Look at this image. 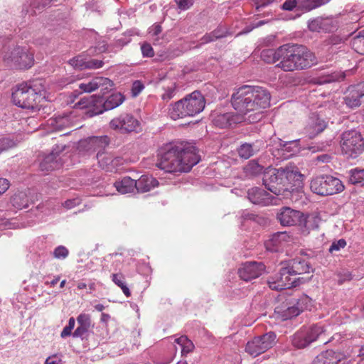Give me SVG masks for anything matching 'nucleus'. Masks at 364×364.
<instances>
[{"mask_svg":"<svg viewBox=\"0 0 364 364\" xmlns=\"http://www.w3.org/2000/svg\"><path fill=\"white\" fill-rule=\"evenodd\" d=\"M270 98L269 91L262 87L244 85L232 95L231 104L240 114L256 112L248 118L250 123H255L262 118L261 109H266L270 105Z\"/></svg>","mask_w":364,"mask_h":364,"instance_id":"obj_1","label":"nucleus"},{"mask_svg":"<svg viewBox=\"0 0 364 364\" xmlns=\"http://www.w3.org/2000/svg\"><path fill=\"white\" fill-rule=\"evenodd\" d=\"M156 166L168 173L188 172L200 161L193 146L186 147L182 143H170L158 154Z\"/></svg>","mask_w":364,"mask_h":364,"instance_id":"obj_2","label":"nucleus"},{"mask_svg":"<svg viewBox=\"0 0 364 364\" xmlns=\"http://www.w3.org/2000/svg\"><path fill=\"white\" fill-rule=\"evenodd\" d=\"M278 68L284 71L302 70L312 65L313 54L306 47L298 44H284L279 47Z\"/></svg>","mask_w":364,"mask_h":364,"instance_id":"obj_3","label":"nucleus"},{"mask_svg":"<svg viewBox=\"0 0 364 364\" xmlns=\"http://www.w3.org/2000/svg\"><path fill=\"white\" fill-rule=\"evenodd\" d=\"M44 86L38 80L19 85L12 93V101L16 106L33 111L40 109L39 104L43 98Z\"/></svg>","mask_w":364,"mask_h":364,"instance_id":"obj_4","label":"nucleus"},{"mask_svg":"<svg viewBox=\"0 0 364 364\" xmlns=\"http://www.w3.org/2000/svg\"><path fill=\"white\" fill-rule=\"evenodd\" d=\"M205 105V100L203 95L200 91L195 90L175 102L169 109V114L173 120L193 117L202 112Z\"/></svg>","mask_w":364,"mask_h":364,"instance_id":"obj_5","label":"nucleus"},{"mask_svg":"<svg viewBox=\"0 0 364 364\" xmlns=\"http://www.w3.org/2000/svg\"><path fill=\"white\" fill-rule=\"evenodd\" d=\"M284 177L285 171L283 168H274L269 166L262 178L263 185L274 194L287 198L289 188H287Z\"/></svg>","mask_w":364,"mask_h":364,"instance_id":"obj_6","label":"nucleus"},{"mask_svg":"<svg viewBox=\"0 0 364 364\" xmlns=\"http://www.w3.org/2000/svg\"><path fill=\"white\" fill-rule=\"evenodd\" d=\"M342 153L348 159H355L364 151V140L360 132L355 130L344 132L341 136Z\"/></svg>","mask_w":364,"mask_h":364,"instance_id":"obj_7","label":"nucleus"},{"mask_svg":"<svg viewBox=\"0 0 364 364\" xmlns=\"http://www.w3.org/2000/svg\"><path fill=\"white\" fill-rule=\"evenodd\" d=\"M300 280V277H296L292 274L291 269L287 266L282 267L278 274L268 279L267 283L271 289L280 291L299 285Z\"/></svg>","mask_w":364,"mask_h":364,"instance_id":"obj_8","label":"nucleus"},{"mask_svg":"<svg viewBox=\"0 0 364 364\" xmlns=\"http://www.w3.org/2000/svg\"><path fill=\"white\" fill-rule=\"evenodd\" d=\"M4 60L10 66L18 69L30 68L34 62L33 54L26 48L16 47L11 53H6Z\"/></svg>","mask_w":364,"mask_h":364,"instance_id":"obj_9","label":"nucleus"},{"mask_svg":"<svg viewBox=\"0 0 364 364\" xmlns=\"http://www.w3.org/2000/svg\"><path fill=\"white\" fill-rule=\"evenodd\" d=\"M318 338V326L314 324L308 328L295 333L291 336V343L298 349L305 348L316 341Z\"/></svg>","mask_w":364,"mask_h":364,"instance_id":"obj_10","label":"nucleus"},{"mask_svg":"<svg viewBox=\"0 0 364 364\" xmlns=\"http://www.w3.org/2000/svg\"><path fill=\"white\" fill-rule=\"evenodd\" d=\"M65 149V145L57 144L53 148L49 154L46 155L40 162L39 168L43 172H49L60 168L63 166V161L60 154Z\"/></svg>","mask_w":364,"mask_h":364,"instance_id":"obj_11","label":"nucleus"},{"mask_svg":"<svg viewBox=\"0 0 364 364\" xmlns=\"http://www.w3.org/2000/svg\"><path fill=\"white\" fill-rule=\"evenodd\" d=\"M344 186L338 178L328 175H320V196H331L342 192Z\"/></svg>","mask_w":364,"mask_h":364,"instance_id":"obj_12","label":"nucleus"},{"mask_svg":"<svg viewBox=\"0 0 364 364\" xmlns=\"http://www.w3.org/2000/svg\"><path fill=\"white\" fill-rule=\"evenodd\" d=\"M264 269L265 266L262 262H247L238 269V274L241 279L249 282L261 276Z\"/></svg>","mask_w":364,"mask_h":364,"instance_id":"obj_13","label":"nucleus"},{"mask_svg":"<svg viewBox=\"0 0 364 364\" xmlns=\"http://www.w3.org/2000/svg\"><path fill=\"white\" fill-rule=\"evenodd\" d=\"M139 125V121L130 114H122L110 122V127L119 129L122 133H129L134 131Z\"/></svg>","mask_w":364,"mask_h":364,"instance_id":"obj_14","label":"nucleus"},{"mask_svg":"<svg viewBox=\"0 0 364 364\" xmlns=\"http://www.w3.org/2000/svg\"><path fill=\"white\" fill-rule=\"evenodd\" d=\"M125 97L120 92H114L107 97L100 96L99 105L94 110L95 114H102L104 111L113 109L123 103Z\"/></svg>","mask_w":364,"mask_h":364,"instance_id":"obj_15","label":"nucleus"},{"mask_svg":"<svg viewBox=\"0 0 364 364\" xmlns=\"http://www.w3.org/2000/svg\"><path fill=\"white\" fill-rule=\"evenodd\" d=\"M302 217V212L287 206L281 208L277 214V218L282 226L299 225Z\"/></svg>","mask_w":364,"mask_h":364,"instance_id":"obj_16","label":"nucleus"},{"mask_svg":"<svg viewBox=\"0 0 364 364\" xmlns=\"http://www.w3.org/2000/svg\"><path fill=\"white\" fill-rule=\"evenodd\" d=\"M336 136L333 122L320 121V151H326L331 146V143Z\"/></svg>","mask_w":364,"mask_h":364,"instance_id":"obj_17","label":"nucleus"},{"mask_svg":"<svg viewBox=\"0 0 364 364\" xmlns=\"http://www.w3.org/2000/svg\"><path fill=\"white\" fill-rule=\"evenodd\" d=\"M38 200V195L30 190L19 191L14 193L10 200L11 205L18 210L26 208L29 204L34 203Z\"/></svg>","mask_w":364,"mask_h":364,"instance_id":"obj_18","label":"nucleus"},{"mask_svg":"<svg viewBox=\"0 0 364 364\" xmlns=\"http://www.w3.org/2000/svg\"><path fill=\"white\" fill-rule=\"evenodd\" d=\"M285 171V183L288 188V196L294 190L302 186L304 175L301 174L296 167L283 168Z\"/></svg>","mask_w":364,"mask_h":364,"instance_id":"obj_19","label":"nucleus"},{"mask_svg":"<svg viewBox=\"0 0 364 364\" xmlns=\"http://www.w3.org/2000/svg\"><path fill=\"white\" fill-rule=\"evenodd\" d=\"M113 85V82L109 79L103 77H96L92 78L88 83L80 84L79 87L82 92H90L101 87V91L103 92L104 95Z\"/></svg>","mask_w":364,"mask_h":364,"instance_id":"obj_20","label":"nucleus"},{"mask_svg":"<svg viewBox=\"0 0 364 364\" xmlns=\"http://www.w3.org/2000/svg\"><path fill=\"white\" fill-rule=\"evenodd\" d=\"M109 144L107 136H91L78 142L77 149L80 151H95L97 148H102Z\"/></svg>","mask_w":364,"mask_h":364,"instance_id":"obj_21","label":"nucleus"},{"mask_svg":"<svg viewBox=\"0 0 364 364\" xmlns=\"http://www.w3.org/2000/svg\"><path fill=\"white\" fill-rule=\"evenodd\" d=\"M364 98V84H358L350 87L349 93L344 97L346 105L350 108L358 107Z\"/></svg>","mask_w":364,"mask_h":364,"instance_id":"obj_22","label":"nucleus"},{"mask_svg":"<svg viewBox=\"0 0 364 364\" xmlns=\"http://www.w3.org/2000/svg\"><path fill=\"white\" fill-rule=\"evenodd\" d=\"M247 198L251 203L262 205H267L272 201L271 195L259 187L250 188L247 191Z\"/></svg>","mask_w":364,"mask_h":364,"instance_id":"obj_23","label":"nucleus"},{"mask_svg":"<svg viewBox=\"0 0 364 364\" xmlns=\"http://www.w3.org/2000/svg\"><path fill=\"white\" fill-rule=\"evenodd\" d=\"M310 301L311 299L307 296H304L301 299H299L296 304L288 306L283 311L282 314L283 319L287 320L297 316L304 309L309 308L308 302Z\"/></svg>","mask_w":364,"mask_h":364,"instance_id":"obj_24","label":"nucleus"},{"mask_svg":"<svg viewBox=\"0 0 364 364\" xmlns=\"http://www.w3.org/2000/svg\"><path fill=\"white\" fill-rule=\"evenodd\" d=\"M301 232L304 235L309 234L311 230H314L318 227V213H312L304 215L299 222Z\"/></svg>","mask_w":364,"mask_h":364,"instance_id":"obj_25","label":"nucleus"},{"mask_svg":"<svg viewBox=\"0 0 364 364\" xmlns=\"http://www.w3.org/2000/svg\"><path fill=\"white\" fill-rule=\"evenodd\" d=\"M78 326L73 333L74 338H84L87 336L90 328L92 326L90 316L85 314H81L77 317Z\"/></svg>","mask_w":364,"mask_h":364,"instance_id":"obj_26","label":"nucleus"},{"mask_svg":"<svg viewBox=\"0 0 364 364\" xmlns=\"http://www.w3.org/2000/svg\"><path fill=\"white\" fill-rule=\"evenodd\" d=\"M100 95H87L81 97L80 100L75 104V107L80 109H88L87 114L90 117L97 115L94 112L96 107L99 105Z\"/></svg>","mask_w":364,"mask_h":364,"instance_id":"obj_27","label":"nucleus"},{"mask_svg":"<svg viewBox=\"0 0 364 364\" xmlns=\"http://www.w3.org/2000/svg\"><path fill=\"white\" fill-rule=\"evenodd\" d=\"M289 238L287 232H277L265 242L266 248L270 252H278L282 243L289 241Z\"/></svg>","mask_w":364,"mask_h":364,"instance_id":"obj_28","label":"nucleus"},{"mask_svg":"<svg viewBox=\"0 0 364 364\" xmlns=\"http://www.w3.org/2000/svg\"><path fill=\"white\" fill-rule=\"evenodd\" d=\"M158 185V181L152 176L142 175L137 181L136 180V190L138 193L150 191Z\"/></svg>","mask_w":364,"mask_h":364,"instance_id":"obj_29","label":"nucleus"},{"mask_svg":"<svg viewBox=\"0 0 364 364\" xmlns=\"http://www.w3.org/2000/svg\"><path fill=\"white\" fill-rule=\"evenodd\" d=\"M245 175L248 178H254L265 173L266 168L259 163L257 160L253 159L248 161L243 168Z\"/></svg>","mask_w":364,"mask_h":364,"instance_id":"obj_30","label":"nucleus"},{"mask_svg":"<svg viewBox=\"0 0 364 364\" xmlns=\"http://www.w3.org/2000/svg\"><path fill=\"white\" fill-rule=\"evenodd\" d=\"M260 148L261 143L258 141L254 143H244L238 147L237 154L240 158L247 159L257 154Z\"/></svg>","mask_w":364,"mask_h":364,"instance_id":"obj_31","label":"nucleus"},{"mask_svg":"<svg viewBox=\"0 0 364 364\" xmlns=\"http://www.w3.org/2000/svg\"><path fill=\"white\" fill-rule=\"evenodd\" d=\"M52 0H28V4H25L23 12L26 14H30L31 16L41 13Z\"/></svg>","mask_w":364,"mask_h":364,"instance_id":"obj_32","label":"nucleus"},{"mask_svg":"<svg viewBox=\"0 0 364 364\" xmlns=\"http://www.w3.org/2000/svg\"><path fill=\"white\" fill-rule=\"evenodd\" d=\"M245 350L247 353L252 355L253 357H257V355L267 351V348L265 346H264V343L262 342V340L259 338V336H257L247 343L245 346Z\"/></svg>","mask_w":364,"mask_h":364,"instance_id":"obj_33","label":"nucleus"},{"mask_svg":"<svg viewBox=\"0 0 364 364\" xmlns=\"http://www.w3.org/2000/svg\"><path fill=\"white\" fill-rule=\"evenodd\" d=\"M114 186L122 194L132 193L136 189V180L126 176L120 181H117L114 183Z\"/></svg>","mask_w":364,"mask_h":364,"instance_id":"obj_34","label":"nucleus"},{"mask_svg":"<svg viewBox=\"0 0 364 364\" xmlns=\"http://www.w3.org/2000/svg\"><path fill=\"white\" fill-rule=\"evenodd\" d=\"M346 77L345 73L333 72L330 74L325 73H320V87H323L327 84H331L335 82L343 80ZM322 90L320 87V91Z\"/></svg>","mask_w":364,"mask_h":364,"instance_id":"obj_35","label":"nucleus"},{"mask_svg":"<svg viewBox=\"0 0 364 364\" xmlns=\"http://www.w3.org/2000/svg\"><path fill=\"white\" fill-rule=\"evenodd\" d=\"M323 364H346L342 355L332 350H326L321 353Z\"/></svg>","mask_w":364,"mask_h":364,"instance_id":"obj_36","label":"nucleus"},{"mask_svg":"<svg viewBox=\"0 0 364 364\" xmlns=\"http://www.w3.org/2000/svg\"><path fill=\"white\" fill-rule=\"evenodd\" d=\"M318 114L312 112L309 117V122L306 127V132L309 139H313L318 134Z\"/></svg>","mask_w":364,"mask_h":364,"instance_id":"obj_37","label":"nucleus"},{"mask_svg":"<svg viewBox=\"0 0 364 364\" xmlns=\"http://www.w3.org/2000/svg\"><path fill=\"white\" fill-rule=\"evenodd\" d=\"M338 21L336 18L320 16V29L326 33H333L337 31Z\"/></svg>","mask_w":364,"mask_h":364,"instance_id":"obj_38","label":"nucleus"},{"mask_svg":"<svg viewBox=\"0 0 364 364\" xmlns=\"http://www.w3.org/2000/svg\"><path fill=\"white\" fill-rule=\"evenodd\" d=\"M289 269L291 271L293 275L296 277L299 274H301L303 273L309 272L311 267L309 265V263L305 262L304 260H297L294 259L291 265H289Z\"/></svg>","mask_w":364,"mask_h":364,"instance_id":"obj_39","label":"nucleus"},{"mask_svg":"<svg viewBox=\"0 0 364 364\" xmlns=\"http://www.w3.org/2000/svg\"><path fill=\"white\" fill-rule=\"evenodd\" d=\"M70 64L74 67H78L80 68L84 67L85 68L97 69L102 67L104 63L103 61L97 59H92L87 62L82 63V60H80L79 58H76L70 60Z\"/></svg>","mask_w":364,"mask_h":364,"instance_id":"obj_40","label":"nucleus"},{"mask_svg":"<svg viewBox=\"0 0 364 364\" xmlns=\"http://www.w3.org/2000/svg\"><path fill=\"white\" fill-rule=\"evenodd\" d=\"M326 52L328 53L326 55H323L320 57V72L335 62L334 55L336 53L335 49L333 47H330L326 50Z\"/></svg>","mask_w":364,"mask_h":364,"instance_id":"obj_41","label":"nucleus"},{"mask_svg":"<svg viewBox=\"0 0 364 364\" xmlns=\"http://www.w3.org/2000/svg\"><path fill=\"white\" fill-rule=\"evenodd\" d=\"M278 53L279 48L277 50L272 48L264 49L261 52L260 57L262 60L267 63H274L279 60Z\"/></svg>","mask_w":364,"mask_h":364,"instance_id":"obj_42","label":"nucleus"},{"mask_svg":"<svg viewBox=\"0 0 364 364\" xmlns=\"http://www.w3.org/2000/svg\"><path fill=\"white\" fill-rule=\"evenodd\" d=\"M351 43L358 53L364 55V30L360 31L352 38Z\"/></svg>","mask_w":364,"mask_h":364,"instance_id":"obj_43","label":"nucleus"},{"mask_svg":"<svg viewBox=\"0 0 364 364\" xmlns=\"http://www.w3.org/2000/svg\"><path fill=\"white\" fill-rule=\"evenodd\" d=\"M232 121V115L229 112L219 114L214 119L215 124L221 128L230 126Z\"/></svg>","mask_w":364,"mask_h":364,"instance_id":"obj_44","label":"nucleus"},{"mask_svg":"<svg viewBox=\"0 0 364 364\" xmlns=\"http://www.w3.org/2000/svg\"><path fill=\"white\" fill-rule=\"evenodd\" d=\"M279 146L283 151L294 153L299 150V140L283 141L279 139Z\"/></svg>","mask_w":364,"mask_h":364,"instance_id":"obj_45","label":"nucleus"},{"mask_svg":"<svg viewBox=\"0 0 364 364\" xmlns=\"http://www.w3.org/2000/svg\"><path fill=\"white\" fill-rule=\"evenodd\" d=\"M349 182L352 184L361 183L364 186V169H352L350 171Z\"/></svg>","mask_w":364,"mask_h":364,"instance_id":"obj_46","label":"nucleus"},{"mask_svg":"<svg viewBox=\"0 0 364 364\" xmlns=\"http://www.w3.org/2000/svg\"><path fill=\"white\" fill-rule=\"evenodd\" d=\"M112 281L122 289L126 296H130L131 291L124 282V276L122 274H112Z\"/></svg>","mask_w":364,"mask_h":364,"instance_id":"obj_47","label":"nucleus"},{"mask_svg":"<svg viewBox=\"0 0 364 364\" xmlns=\"http://www.w3.org/2000/svg\"><path fill=\"white\" fill-rule=\"evenodd\" d=\"M276 334L273 331H269L267 333H264L259 338L262 340V342L264 343V346L268 349L271 348L276 343Z\"/></svg>","mask_w":364,"mask_h":364,"instance_id":"obj_48","label":"nucleus"},{"mask_svg":"<svg viewBox=\"0 0 364 364\" xmlns=\"http://www.w3.org/2000/svg\"><path fill=\"white\" fill-rule=\"evenodd\" d=\"M318 6V0H299V8L306 11H311Z\"/></svg>","mask_w":364,"mask_h":364,"instance_id":"obj_49","label":"nucleus"},{"mask_svg":"<svg viewBox=\"0 0 364 364\" xmlns=\"http://www.w3.org/2000/svg\"><path fill=\"white\" fill-rule=\"evenodd\" d=\"M16 143L12 139L7 137L0 138V154L16 146Z\"/></svg>","mask_w":364,"mask_h":364,"instance_id":"obj_50","label":"nucleus"},{"mask_svg":"<svg viewBox=\"0 0 364 364\" xmlns=\"http://www.w3.org/2000/svg\"><path fill=\"white\" fill-rule=\"evenodd\" d=\"M53 254L55 258L65 259L68 257L69 251L65 247L60 245L54 250Z\"/></svg>","mask_w":364,"mask_h":364,"instance_id":"obj_51","label":"nucleus"},{"mask_svg":"<svg viewBox=\"0 0 364 364\" xmlns=\"http://www.w3.org/2000/svg\"><path fill=\"white\" fill-rule=\"evenodd\" d=\"M294 8L296 10L300 9L299 8V0H286L282 6V9L287 11H291Z\"/></svg>","mask_w":364,"mask_h":364,"instance_id":"obj_52","label":"nucleus"},{"mask_svg":"<svg viewBox=\"0 0 364 364\" xmlns=\"http://www.w3.org/2000/svg\"><path fill=\"white\" fill-rule=\"evenodd\" d=\"M346 246V241L344 239H340L338 241H334L328 249L329 252L333 251H338L341 248H344Z\"/></svg>","mask_w":364,"mask_h":364,"instance_id":"obj_53","label":"nucleus"},{"mask_svg":"<svg viewBox=\"0 0 364 364\" xmlns=\"http://www.w3.org/2000/svg\"><path fill=\"white\" fill-rule=\"evenodd\" d=\"M144 88V85L139 80L134 82L132 87V93L134 97L137 96Z\"/></svg>","mask_w":364,"mask_h":364,"instance_id":"obj_54","label":"nucleus"},{"mask_svg":"<svg viewBox=\"0 0 364 364\" xmlns=\"http://www.w3.org/2000/svg\"><path fill=\"white\" fill-rule=\"evenodd\" d=\"M141 49L144 57H152L154 55V50L149 43H144Z\"/></svg>","mask_w":364,"mask_h":364,"instance_id":"obj_55","label":"nucleus"},{"mask_svg":"<svg viewBox=\"0 0 364 364\" xmlns=\"http://www.w3.org/2000/svg\"><path fill=\"white\" fill-rule=\"evenodd\" d=\"M176 86L168 87L166 92L162 95V100L164 101H168L172 99L176 95Z\"/></svg>","mask_w":364,"mask_h":364,"instance_id":"obj_56","label":"nucleus"},{"mask_svg":"<svg viewBox=\"0 0 364 364\" xmlns=\"http://www.w3.org/2000/svg\"><path fill=\"white\" fill-rule=\"evenodd\" d=\"M178 8L181 10L189 9L193 4V0H175Z\"/></svg>","mask_w":364,"mask_h":364,"instance_id":"obj_57","label":"nucleus"},{"mask_svg":"<svg viewBox=\"0 0 364 364\" xmlns=\"http://www.w3.org/2000/svg\"><path fill=\"white\" fill-rule=\"evenodd\" d=\"M342 41V38L337 35H331L328 39H326L323 41V46H328V45H336L339 43H341Z\"/></svg>","mask_w":364,"mask_h":364,"instance_id":"obj_58","label":"nucleus"},{"mask_svg":"<svg viewBox=\"0 0 364 364\" xmlns=\"http://www.w3.org/2000/svg\"><path fill=\"white\" fill-rule=\"evenodd\" d=\"M227 33L228 32L225 28L222 27H218L213 31H212V35H213V37H215L216 40L225 37L227 36Z\"/></svg>","mask_w":364,"mask_h":364,"instance_id":"obj_59","label":"nucleus"},{"mask_svg":"<svg viewBox=\"0 0 364 364\" xmlns=\"http://www.w3.org/2000/svg\"><path fill=\"white\" fill-rule=\"evenodd\" d=\"M80 199L76 198L73 199H68L64 203L65 208L71 209L80 204Z\"/></svg>","mask_w":364,"mask_h":364,"instance_id":"obj_60","label":"nucleus"},{"mask_svg":"<svg viewBox=\"0 0 364 364\" xmlns=\"http://www.w3.org/2000/svg\"><path fill=\"white\" fill-rule=\"evenodd\" d=\"M275 0H255L257 11H261L262 9L274 2Z\"/></svg>","mask_w":364,"mask_h":364,"instance_id":"obj_61","label":"nucleus"},{"mask_svg":"<svg viewBox=\"0 0 364 364\" xmlns=\"http://www.w3.org/2000/svg\"><path fill=\"white\" fill-rule=\"evenodd\" d=\"M215 38L213 37V35H212V32L209 33H206L204 36H203L200 39L201 43L196 46V48H199L203 44L212 42L215 41Z\"/></svg>","mask_w":364,"mask_h":364,"instance_id":"obj_62","label":"nucleus"},{"mask_svg":"<svg viewBox=\"0 0 364 364\" xmlns=\"http://www.w3.org/2000/svg\"><path fill=\"white\" fill-rule=\"evenodd\" d=\"M194 348V345L191 340H188L183 346H182V355H184L190 352H191Z\"/></svg>","mask_w":364,"mask_h":364,"instance_id":"obj_63","label":"nucleus"},{"mask_svg":"<svg viewBox=\"0 0 364 364\" xmlns=\"http://www.w3.org/2000/svg\"><path fill=\"white\" fill-rule=\"evenodd\" d=\"M9 181L3 178H0V196L4 193L9 188Z\"/></svg>","mask_w":364,"mask_h":364,"instance_id":"obj_64","label":"nucleus"}]
</instances>
